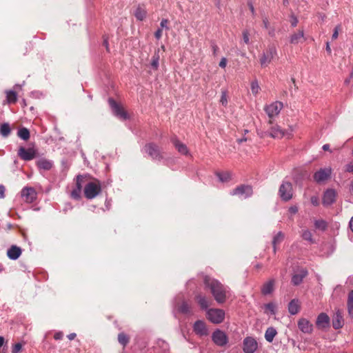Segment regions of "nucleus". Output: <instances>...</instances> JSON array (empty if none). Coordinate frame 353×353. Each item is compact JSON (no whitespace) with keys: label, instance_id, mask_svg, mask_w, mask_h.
<instances>
[{"label":"nucleus","instance_id":"nucleus-29","mask_svg":"<svg viewBox=\"0 0 353 353\" xmlns=\"http://www.w3.org/2000/svg\"><path fill=\"white\" fill-rule=\"evenodd\" d=\"M276 334V329L273 327H270L265 331V339L268 342L272 343Z\"/></svg>","mask_w":353,"mask_h":353},{"label":"nucleus","instance_id":"nucleus-21","mask_svg":"<svg viewBox=\"0 0 353 353\" xmlns=\"http://www.w3.org/2000/svg\"><path fill=\"white\" fill-rule=\"evenodd\" d=\"M21 254V249L17 245H12L7 251L10 259L17 260Z\"/></svg>","mask_w":353,"mask_h":353},{"label":"nucleus","instance_id":"nucleus-35","mask_svg":"<svg viewBox=\"0 0 353 353\" xmlns=\"http://www.w3.org/2000/svg\"><path fill=\"white\" fill-rule=\"evenodd\" d=\"M196 301L202 309H207L209 306L208 301L202 295L196 296Z\"/></svg>","mask_w":353,"mask_h":353},{"label":"nucleus","instance_id":"nucleus-16","mask_svg":"<svg viewBox=\"0 0 353 353\" xmlns=\"http://www.w3.org/2000/svg\"><path fill=\"white\" fill-rule=\"evenodd\" d=\"M18 156L24 161H30L35 158L37 151L32 148H26L24 147H20L17 152Z\"/></svg>","mask_w":353,"mask_h":353},{"label":"nucleus","instance_id":"nucleus-39","mask_svg":"<svg viewBox=\"0 0 353 353\" xmlns=\"http://www.w3.org/2000/svg\"><path fill=\"white\" fill-rule=\"evenodd\" d=\"M178 310L183 314L190 313V307L186 302H183L181 305L179 306Z\"/></svg>","mask_w":353,"mask_h":353},{"label":"nucleus","instance_id":"nucleus-54","mask_svg":"<svg viewBox=\"0 0 353 353\" xmlns=\"http://www.w3.org/2000/svg\"><path fill=\"white\" fill-rule=\"evenodd\" d=\"M226 65H227V59H226V58L223 57L219 62V66L221 68H225L226 67Z\"/></svg>","mask_w":353,"mask_h":353},{"label":"nucleus","instance_id":"nucleus-14","mask_svg":"<svg viewBox=\"0 0 353 353\" xmlns=\"http://www.w3.org/2000/svg\"><path fill=\"white\" fill-rule=\"evenodd\" d=\"M252 188L248 185H241L234 188L231 192L232 195H238L246 199L252 194Z\"/></svg>","mask_w":353,"mask_h":353},{"label":"nucleus","instance_id":"nucleus-44","mask_svg":"<svg viewBox=\"0 0 353 353\" xmlns=\"http://www.w3.org/2000/svg\"><path fill=\"white\" fill-rule=\"evenodd\" d=\"M220 103L223 106H226L228 105V96H227V92L225 90H222V92H221Z\"/></svg>","mask_w":353,"mask_h":353},{"label":"nucleus","instance_id":"nucleus-24","mask_svg":"<svg viewBox=\"0 0 353 353\" xmlns=\"http://www.w3.org/2000/svg\"><path fill=\"white\" fill-rule=\"evenodd\" d=\"M172 141L179 153L182 154H188V149L186 145L179 141L177 139H173Z\"/></svg>","mask_w":353,"mask_h":353},{"label":"nucleus","instance_id":"nucleus-55","mask_svg":"<svg viewBox=\"0 0 353 353\" xmlns=\"http://www.w3.org/2000/svg\"><path fill=\"white\" fill-rule=\"evenodd\" d=\"M5 186L3 185H0V199H3L5 197Z\"/></svg>","mask_w":353,"mask_h":353},{"label":"nucleus","instance_id":"nucleus-10","mask_svg":"<svg viewBox=\"0 0 353 353\" xmlns=\"http://www.w3.org/2000/svg\"><path fill=\"white\" fill-rule=\"evenodd\" d=\"M108 103L113 112V114L116 117L122 120H126L128 118L127 112L113 99L110 98L108 99Z\"/></svg>","mask_w":353,"mask_h":353},{"label":"nucleus","instance_id":"nucleus-59","mask_svg":"<svg viewBox=\"0 0 353 353\" xmlns=\"http://www.w3.org/2000/svg\"><path fill=\"white\" fill-rule=\"evenodd\" d=\"M211 47L212 49L213 54L216 55L219 50V47L214 43H212Z\"/></svg>","mask_w":353,"mask_h":353},{"label":"nucleus","instance_id":"nucleus-13","mask_svg":"<svg viewBox=\"0 0 353 353\" xmlns=\"http://www.w3.org/2000/svg\"><path fill=\"white\" fill-rule=\"evenodd\" d=\"M21 196L26 203H33L37 196V193L34 188L25 187L21 190Z\"/></svg>","mask_w":353,"mask_h":353},{"label":"nucleus","instance_id":"nucleus-60","mask_svg":"<svg viewBox=\"0 0 353 353\" xmlns=\"http://www.w3.org/2000/svg\"><path fill=\"white\" fill-rule=\"evenodd\" d=\"M168 23V20L163 19L161 20L160 25H161V28H165L168 29V26H167Z\"/></svg>","mask_w":353,"mask_h":353},{"label":"nucleus","instance_id":"nucleus-36","mask_svg":"<svg viewBox=\"0 0 353 353\" xmlns=\"http://www.w3.org/2000/svg\"><path fill=\"white\" fill-rule=\"evenodd\" d=\"M347 308L350 315L353 316V290L350 291L348 294Z\"/></svg>","mask_w":353,"mask_h":353},{"label":"nucleus","instance_id":"nucleus-52","mask_svg":"<svg viewBox=\"0 0 353 353\" xmlns=\"http://www.w3.org/2000/svg\"><path fill=\"white\" fill-rule=\"evenodd\" d=\"M263 24L264 28H265L266 30L270 27V22L266 17H263Z\"/></svg>","mask_w":353,"mask_h":353},{"label":"nucleus","instance_id":"nucleus-48","mask_svg":"<svg viewBox=\"0 0 353 353\" xmlns=\"http://www.w3.org/2000/svg\"><path fill=\"white\" fill-rule=\"evenodd\" d=\"M249 36H250V33H249L248 30H246L243 32V40L244 43L246 44H248L250 42Z\"/></svg>","mask_w":353,"mask_h":353},{"label":"nucleus","instance_id":"nucleus-28","mask_svg":"<svg viewBox=\"0 0 353 353\" xmlns=\"http://www.w3.org/2000/svg\"><path fill=\"white\" fill-rule=\"evenodd\" d=\"M134 14L137 20L143 21L146 17L147 11L145 8L139 6L134 10Z\"/></svg>","mask_w":353,"mask_h":353},{"label":"nucleus","instance_id":"nucleus-49","mask_svg":"<svg viewBox=\"0 0 353 353\" xmlns=\"http://www.w3.org/2000/svg\"><path fill=\"white\" fill-rule=\"evenodd\" d=\"M345 171L350 173H353V161L345 165Z\"/></svg>","mask_w":353,"mask_h":353},{"label":"nucleus","instance_id":"nucleus-58","mask_svg":"<svg viewBox=\"0 0 353 353\" xmlns=\"http://www.w3.org/2000/svg\"><path fill=\"white\" fill-rule=\"evenodd\" d=\"M268 30V34L273 37L275 36V29L274 28L270 26L268 29H267Z\"/></svg>","mask_w":353,"mask_h":353},{"label":"nucleus","instance_id":"nucleus-26","mask_svg":"<svg viewBox=\"0 0 353 353\" xmlns=\"http://www.w3.org/2000/svg\"><path fill=\"white\" fill-rule=\"evenodd\" d=\"M302 39L304 40V32L303 30H299L290 36V41L292 44H298Z\"/></svg>","mask_w":353,"mask_h":353},{"label":"nucleus","instance_id":"nucleus-25","mask_svg":"<svg viewBox=\"0 0 353 353\" xmlns=\"http://www.w3.org/2000/svg\"><path fill=\"white\" fill-rule=\"evenodd\" d=\"M274 280L271 279L269 281L263 284L261 288V293L263 295H268L271 294L274 290Z\"/></svg>","mask_w":353,"mask_h":353},{"label":"nucleus","instance_id":"nucleus-53","mask_svg":"<svg viewBox=\"0 0 353 353\" xmlns=\"http://www.w3.org/2000/svg\"><path fill=\"white\" fill-rule=\"evenodd\" d=\"M162 29L161 28H159L154 33V37H156L157 39H160L161 37H162Z\"/></svg>","mask_w":353,"mask_h":353},{"label":"nucleus","instance_id":"nucleus-34","mask_svg":"<svg viewBox=\"0 0 353 353\" xmlns=\"http://www.w3.org/2000/svg\"><path fill=\"white\" fill-rule=\"evenodd\" d=\"M17 135L21 139L27 141L30 138V132L26 128H21L18 130Z\"/></svg>","mask_w":353,"mask_h":353},{"label":"nucleus","instance_id":"nucleus-30","mask_svg":"<svg viewBox=\"0 0 353 353\" xmlns=\"http://www.w3.org/2000/svg\"><path fill=\"white\" fill-rule=\"evenodd\" d=\"M11 133V128L8 123L0 125V134L3 137H8Z\"/></svg>","mask_w":353,"mask_h":353},{"label":"nucleus","instance_id":"nucleus-27","mask_svg":"<svg viewBox=\"0 0 353 353\" xmlns=\"http://www.w3.org/2000/svg\"><path fill=\"white\" fill-rule=\"evenodd\" d=\"M299 301L297 299H292L288 305V311L292 314H296L299 311Z\"/></svg>","mask_w":353,"mask_h":353},{"label":"nucleus","instance_id":"nucleus-2","mask_svg":"<svg viewBox=\"0 0 353 353\" xmlns=\"http://www.w3.org/2000/svg\"><path fill=\"white\" fill-rule=\"evenodd\" d=\"M101 192V183L98 179L88 182L84 187V195L88 199H92Z\"/></svg>","mask_w":353,"mask_h":353},{"label":"nucleus","instance_id":"nucleus-31","mask_svg":"<svg viewBox=\"0 0 353 353\" xmlns=\"http://www.w3.org/2000/svg\"><path fill=\"white\" fill-rule=\"evenodd\" d=\"M284 239V234L282 232H279L273 238L272 245L274 252H276V245L281 243Z\"/></svg>","mask_w":353,"mask_h":353},{"label":"nucleus","instance_id":"nucleus-9","mask_svg":"<svg viewBox=\"0 0 353 353\" xmlns=\"http://www.w3.org/2000/svg\"><path fill=\"white\" fill-rule=\"evenodd\" d=\"M332 170L330 167L321 168L313 175L314 180L317 183H321L327 181L331 177Z\"/></svg>","mask_w":353,"mask_h":353},{"label":"nucleus","instance_id":"nucleus-56","mask_svg":"<svg viewBox=\"0 0 353 353\" xmlns=\"http://www.w3.org/2000/svg\"><path fill=\"white\" fill-rule=\"evenodd\" d=\"M298 212V208L296 205L291 206L289 208V212L292 214H295Z\"/></svg>","mask_w":353,"mask_h":353},{"label":"nucleus","instance_id":"nucleus-19","mask_svg":"<svg viewBox=\"0 0 353 353\" xmlns=\"http://www.w3.org/2000/svg\"><path fill=\"white\" fill-rule=\"evenodd\" d=\"M316 326L319 329H325L330 326V317L325 313H321L316 321Z\"/></svg>","mask_w":353,"mask_h":353},{"label":"nucleus","instance_id":"nucleus-37","mask_svg":"<svg viewBox=\"0 0 353 353\" xmlns=\"http://www.w3.org/2000/svg\"><path fill=\"white\" fill-rule=\"evenodd\" d=\"M314 226L316 229L324 231L327 228V223L324 220L319 219L314 221Z\"/></svg>","mask_w":353,"mask_h":353},{"label":"nucleus","instance_id":"nucleus-38","mask_svg":"<svg viewBox=\"0 0 353 353\" xmlns=\"http://www.w3.org/2000/svg\"><path fill=\"white\" fill-rule=\"evenodd\" d=\"M301 236L304 240L309 241L310 243H314L311 232L307 230L303 231Z\"/></svg>","mask_w":353,"mask_h":353},{"label":"nucleus","instance_id":"nucleus-47","mask_svg":"<svg viewBox=\"0 0 353 353\" xmlns=\"http://www.w3.org/2000/svg\"><path fill=\"white\" fill-rule=\"evenodd\" d=\"M341 25H337L334 28V32H333L332 36V39H336L338 38L339 32L341 30Z\"/></svg>","mask_w":353,"mask_h":353},{"label":"nucleus","instance_id":"nucleus-51","mask_svg":"<svg viewBox=\"0 0 353 353\" xmlns=\"http://www.w3.org/2000/svg\"><path fill=\"white\" fill-rule=\"evenodd\" d=\"M290 18L291 26L292 27H296L299 22L298 19L294 14H292Z\"/></svg>","mask_w":353,"mask_h":353},{"label":"nucleus","instance_id":"nucleus-43","mask_svg":"<svg viewBox=\"0 0 353 353\" xmlns=\"http://www.w3.org/2000/svg\"><path fill=\"white\" fill-rule=\"evenodd\" d=\"M81 190L79 188H75L71 192V197L74 199H79L81 198Z\"/></svg>","mask_w":353,"mask_h":353},{"label":"nucleus","instance_id":"nucleus-50","mask_svg":"<svg viewBox=\"0 0 353 353\" xmlns=\"http://www.w3.org/2000/svg\"><path fill=\"white\" fill-rule=\"evenodd\" d=\"M82 179L83 176L81 175H78L76 179V188H79L80 190H82Z\"/></svg>","mask_w":353,"mask_h":353},{"label":"nucleus","instance_id":"nucleus-5","mask_svg":"<svg viewBox=\"0 0 353 353\" xmlns=\"http://www.w3.org/2000/svg\"><path fill=\"white\" fill-rule=\"evenodd\" d=\"M277 55V50L274 45L269 46L260 57L261 67H267Z\"/></svg>","mask_w":353,"mask_h":353},{"label":"nucleus","instance_id":"nucleus-6","mask_svg":"<svg viewBox=\"0 0 353 353\" xmlns=\"http://www.w3.org/2000/svg\"><path fill=\"white\" fill-rule=\"evenodd\" d=\"M207 318L214 324H219L223 321L225 312L221 309H209L207 312Z\"/></svg>","mask_w":353,"mask_h":353},{"label":"nucleus","instance_id":"nucleus-4","mask_svg":"<svg viewBox=\"0 0 353 353\" xmlns=\"http://www.w3.org/2000/svg\"><path fill=\"white\" fill-rule=\"evenodd\" d=\"M268 123L270 124V128L268 131L266 132L268 135L274 139H281L283 137L286 136L288 138H290L292 135L291 132L292 130L291 129L290 132L283 130L281 128L279 125L277 124H274L273 121L270 119Z\"/></svg>","mask_w":353,"mask_h":353},{"label":"nucleus","instance_id":"nucleus-12","mask_svg":"<svg viewBox=\"0 0 353 353\" xmlns=\"http://www.w3.org/2000/svg\"><path fill=\"white\" fill-rule=\"evenodd\" d=\"M258 348V343L252 336H247L243 341V350L245 353H254Z\"/></svg>","mask_w":353,"mask_h":353},{"label":"nucleus","instance_id":"nucleus-23","mask_svg":"<svg viewBox=\"0 0 353 353\" xmlns=\"http://www.w3.org/2000/svg\"><path fill=\"white\" fill-rule=\"evenodd\" d=\"M307 272L302 270L299 274H295L292 277V283L294 285H298L302 283L303 279L307 276Z\"/></svg>","mask_w":353,"mask_h":353},{"label":"nucleus","instance_id":"nucleus-3","mask_svg":"<svg viewBox=\"0 0 353 353\" xmlns=\"http://www.w3.org/2000/svg\"><path fill=\"white\" fill-rule=\"evenodd\" d=\"M143 151L153 160L161 161L163 159V152L160 147L154 142L146 143Z\"/></svg>","mask_w":353,"mask_h":353},{"label":"nucleus","instance_id":"nucleus-42","mask_svg":"<svg viewBox=\"0 0 353 353\" xmlns=\"http://www.w3.org/2000/svg\"><path fill=\"white\" fill-rule=\"evenodd\" d=\"M217 176L222 182H226L230 179V174L229 172H220L217 174Z\"/></svg>","mask_w":353,"mask_h":353},{"label":"nucleus","instance_id":"nucleus-40","mask_svg":"<svg viewBox=\"0 0 353 353\" xmlns=\"http://www.w3.org/2000/svg\"><path fill=\"white\" fill-rule=\"evenodd\" d=\"M261 90L257 80H254L251 82V91L254 95H256Z\"/></svg>","mask_w":353,"mask_h":353},{"label":"nucleus","instance_id":"nucleus-63","mask_svg":"<svg viewBox=\"0 0 353 353\" xmlns=\"http://www.w3.org/2000/svg\"><path fill=\"white\" fill-rule=\"evenodd\" d=\"M103 46L105 47L107 51H109V46H108V41L107 38H103Z\"/></svg>","mask_w":353,"mask_h":353},{"label":"nucleus","instance_id":"nucleus-64","mask_svg":"<svg viewBox=\"0 0 353 353\" xmlns=\"http://www.w3.org/2000/svg\"><path fill=\"white\" fill-rule=\"evenodd\" d=\"M349 227L352 232H353V216L351 218L350 222H349Z\"/></svg>","mask_w":353,"mask_h":353},{"label":"nucleus","instance_id":"nucleus-15","mask_svg":"<svg viewBox=\"0 0 353 353\" xmlns=\"http://www.w3.org/2000/svg\"><path fill=\"white\" fill-rule=\"evenodd\" d=\"M337 192L334 189H327L323 195L322 203L324 206H329L336 201Z\"/></svg>","mask_w":353,"mask_h":353},{"label":"nucleus","instance_id":"nucleus-17","mask_svg":"<svg viewBox=\"0 0 353 353\" xmlns=\"http://www.w3.org/2000/svg\"><path fill=\"white\" fill-rule=\"evenodd\" d=\"M36 165L40 172L49 171L53 168L54 162L50 159L41 157L36 161Z\"/></svg>","mask_w":353,"mask_h":353},{"label":"nucleus","instance_id":"nucleus-33","mask_svg":"<svg viewBox=\"0 0 353 353\" xmlns=\"http://www.w3.org/2000/svg\"><path fill=\"white\" fill-rule=\"evenodd\" d=\"M159 59V49H158L154 52V54L152 58L151 66L152 67V68L155 70L158 69Z\"/></svg>","mask_w":353,"mask_h":353},{"label":"nucleus","instance_id":"nucleus-8","mask_svg":"<svg viewBox=\"0 0 353 353\" xmlns=\"http://www.w3.org/2000/svg\"><path fill=\"white\" fill-rule=\"evenodd\" d=\"M212 340L216 345L219 347H223L228 343L227 334L219 329H216L213 332Z\"/></svg>","mask_w":353,"mask_h":353},{"label":"nucleus","instance_id":"nucleus-62","mask_svg":"<svg viewBox=\"0 0 353 353\" xmlns=\"http://www.w3.org/2000/svg\"><path fill=\"white\" fill-rule=\"evenodd\" d=\"M248 6H249V8H250L252 14L254 15L255 14V10H254V8L252 2H248Z\"/></svg>","mask_w":353,"mask_h":353},{"label":"nucleus","instance_id":"nucleus-22","mask_svg":"<svg viewBox=\"0 0 353 353\" xmlns=\"http://www.w3.org/2000/svg\"><path fill=\"white\" fill-rule=\"evenodd\" d=\"M344 324L343 318L340 311H337L332 319V326L335 330L341 328Z\"/></svg>","mask_w":353,"mask_h":353},{"label":"nucleus","instance_id":"nucleus-45","mask_svg":"<svg viewBox=\"0 0 353 353\" xmlns=\"http://www.w3.org/2000/svg\"><path fill=\"white\" fill-rule=\"evenodd\" d=\"M264 307L266 310L270 312L271 314H275V305L272 303H268L264 305Z\"/></svg>","mask_w":353,"mask_h":353},{"label":"nucleus","instance_id":"nucleus-57","mask_svg":"<svg viewBox=\"0 0 353 353\" xmlns=\"http://www.w3.org/2000/svg\"><path fill=\"white\" fill-rule=\"evenodd\" d=\"M63 334L61 332H57L54 334V339L55 340H60L63 338Z\"/></svg>","mask_w":353,"mask_h":353},{"label":"nucleus","instance_id":"nucleus-32","mask_svg":"<svg viewBox=\"0 0 353 353\" xmlns=\"http://www.w3.org/2000/svg\"><path fill=\"white\" fill-rule=\"evenodd\" d=\"M6 100L8 103H14L17 101V94L12 90L6 91Z\"/></svg>","mask_w":353,"mask_h":353},{"label":"nucleus","instance_id":"nucleus-11","mask_svg":"<svg viewBox=\"0 0 353 353\" xmlns=\"http://www.w3.org/2000/svg\"><path fill=\"white\" fill-rule=\"evenodd\" d=\"M283 107V103L280 101H275L270 105L265 107L264 110L270 117V119L272 120V118L277 116Z\"/></svg>","mask_w":353,"mask_h":353},{"label":"nucleus","instance_id":"nucleus-1","mask_svg":"<svg viewBox=\"0 0 353 353\" xmlns=\"http://www.w3.org/2000/svg\"><path fill=\"white\" fill-rule=\"evenodd\" d=\"M203 283L205 287L210 290L212 294L217 303H223L225 302L230 292V289L228 286L223 285L218 280L211 278L209 276L204 277Z\"/></svg>","mask_w":353,"mask_h":353},{"label":"nucleus","instance_id":"nucleus-46","mask_svg":"<svg viewBox=\"0 0 353 353\" xmlns=\"http://www.w3.org/2000/svg\"><path fill=\"white\" fill-rule=\"evenodd\" d=\"M22 350V344L17 343L12 348V353H19Z\"/></svg>","mask_w":353,"mask_h":353},{"label":"nucleus","instance_id":"nucleus-7","mask_svg":"<svg viewBox=\"0 0 353 353\" xmlns=\"http://www.w3.org/2000/svg\"><path fill=\"white\" fill-rule=\"evenodd\" d=\"M279 194L284 201H288L292 198L293 189L290 182L284 181L279 190Z\"/></svg>","mask_w":353,"mask_h":353},{"label":"nucleus","instance_id":"nucleus-20","mask_svg":"<svg viewBox=\"0 0 353 353\" xmlns=\"http://www.w3.org/2000/svg\"><path fill=\"white\" fill-rule=\"evenodd\" d=\"M298 327L301 332L306 334H310L313 330V325L306 319H301L298 321Z\"/></svg>","mask_w":353,"mask_h":353},{"label":"nucleus","instance_id":"nucleus-61","mask_svg":"<svg viewBox=\"0 0 353 353\" xmlns=\"http://www.w3.org/2000/svg\"><path fill=\"white\" fill-rule=\"evenodd\" d=\"M311 203L314 205H319V199L318 197L316 196H312L311 198Z\"/></svg>","mask_w":353,"mask_h":353},{"label":"nucleus","instance_id":"nucleus-18","mask_svg":"<svg viewBox=\"0 0 353 353\" xmlns=\"http://www.w3.org/2000/svg\"><path fill=\"white\" fill-rule=\"evenodd\" d=\"M193 331L196 334L203 336L208 334V330L204 321L198 320L193 325Z\"/></svg>","mask_w":353,"mask_h":353},{"label":"nucleus","instance_id":"nucleus-41","mask_svg":"<svg viewBox=\"0 0 353 353\" xmlns=\"http://www.w3.org/2000/svg\"><path fill=\"white\" fill-rule=\"evenodd\" d=\"M118 341H119V343H121L122 345L125 346L129 342V338L124 333H120L118 335Z\"/></svg>","mask_w":353,"mask_h":353}]
</instances>
